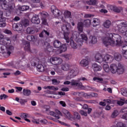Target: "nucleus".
<instances>
[{"label": "nucleus", "mask_w": 127, "mask_h": 127, "mask_svg": "<svg viewBox=\"0 0 127 127\" xmlns=\"http://www.w3.org/2000/svg\"><path fill=\"white\" fill-rule=\"evenodd\" d=\"M103 44L105 46H122V37L118 34H109L108 36L103 38Z\"/></svg>", "instance_id": "nucleus-1"}, {"label": "nucleus", "mask_w": 127, "mask_h": 127, "mask_svg": "<svg viewBox=\"0 0 127 127\" xmlns=\"http://www.w3.org/2000/svg\"><path fill=\"white\" fill-rule=\"evenodd\" d=\"M2 43L4 45L0 44V50L1 51L3 55L5 57H8L14 48L11 45V40L10 38L5 37L2 40ZM6 45V46H5Z\"/></svg>", "instance_id": "nucleus-2"}, {"label": "nucleus", "mask_w": 127, "mask_h": 127, "mask_svg": "<svg viewBox=\"0 0 127 127\" xmlns=\"http://www.w3.org/2000/svg\"><path fill=\"white\" fill-rule=\"evenodd\" d=\"M83 40L86 41V43H88V37L84 34H81L78 37L76 35H72L70 38V45L73 49H77L78 47L83 45Z\"/></svg>", "instance_id": "nucleus-3"}, {"label": "nucleus", "mask_w": 127, "mask_h": 127, "mask_svg": "<svg viewBox=\"0 0 127 127\" xmlns=\"http://www.w3.org/2000/svg\"><path fill=\"white\" fill-rule=\"evenodd\" d=\"M110 71L113 74H116L117 72L118 74H123L125 69H124V66L120 63L118 64H112L110 65Z\"/></svg>", "instance_id": "nucleus-4"}, {"label": "nucleus", "mask_w": 127, "mask_h": 127, "mask_svg": "<svg viewBox=\"0 0 127 127\" xmlns=\"http://www.w3.org/2000/svg\"><path fill=\"white\" fill-rule=\"evenodd\" d=\"M117 27L119 33L127 37V22H121Z\"/></svg>", "instance_id": "nucleus-5"}, {"label": "nucleus", "mask_w": 127, "mask_h": 127, "mask_svg": "<svg viewBox=\"0 0 127 127\" xmlns=\"http://www.w3.org/2000/svg\"><path fill=\"white\" fill-rule=\"evenodd\" d=\"M6 0H0V3L3 9H5L8 10L9 12H11L13 10V7H12V4L6 1Z\"/></svg>", "instance_id": "nucleus-6"}, {"label": "nucleus", "mask_w": 127, "mask_h": 127, "mask_svg": "<svg viewBox=\"0 0 127 127\" xmlns=\"http://www.w3.org/2000/svg\"><path fill=\"white\" fill-rule=\"evenodd\" d=\"M32 66H36L37 69L39 72H44L45 70V67L42 64H39V59H34L31 62Z\"/></svg>", "instance_id": "nucleus-7"}, {"label": "nucleus", "mask_w": 127, "mask_h": 127, "mask_svg": "<svg viewBox=\"0 0 127 127\" xmlns=\"http://www.w3.org/2000/svg\"><path fill=\"white\" fill-rule=\"evenodd\" d=\"M51 10L55 17L62 16V12L59 9L57 8L55 5L51 6Z\"/></svg>", "instance_id": "nucleus-8"}, {"label": "nucleus", "mask_w": 127, "mask_h": 127, "mask_svg": "<svg viewBox=\"0 0 127 127\" xmlns=\"http://www.w3.org/2000/svg\"><path fill=\"white\" fill-rule=\"evenodd\" d=\"M50 62L51 64H53V65L58 66V65L61 64L63 62V60L60 57H55L51 58L50 59Z\"/></svg>", "instance_id": "nucleus-9"}, {"label": "nucleus", "mask_w": 127, "mask_h": 127, "mask_svg": "<svg viewBox=\"0 0 127 127\" xmlns=\"http://www.w3.org/2000/svg\"><path fill=\"white\" fill-rule=\"evenodd\" d=\"M114 60V58L109 55H103L102 57V62L104 63H111Z\"/></svg>", "instance_id": "nucleus-10"}, {"label": "nucleus", "mask_w": 127, "mask_h": 127, "mask_svg": "<svg viewBox=\"0 0 127 127\" xmlns=\"http://www.w3.org/2000/svg\"><path fill=\"white\" fill-rule=\"evenodd\" d=\"M41 16H42V23L44 25H47V20L46 19V17L48 16V13L46 12H41L40 13Z\"/></svg>", "instance_id": "nucleus-11"}, {"label": "nucleus", "mask_w": 127, "mask_h": 127, "mask_svg": "<svg viewBox=\"0 0 127 127\" xmlns=\"http://www.w3.org/2000/svg\"><path fill=\"white\" fill-rule=\"evenodd\" d=\"M78 70L71 69L68 72L67 75V79H71V78H74V77L77 76L78 74Z\"/></svg>", "instance_id": "nucleus-12"}, {"label": "nucleus", "mask_w": 127, "mask_h": 127, "mask_svg": "<svg viewBox=\"0 0 127 127\" xmlns=\"http://www.w3.org/2000/svg\"><path fill=\"white\" fill-rule=\"evenodd\" d=\"M95 58L96 62H98L99 63H103V55H101V54H96Z\"/></svg>", "instance_id": "nucleus-13"}, {"label": "nucleus", "mask_w": 127, "mask_h": 127, "mask_svg": "<svg viewBox=\"0 0 127 127\" xmlns=\"http://www.w3.org/2000/svg\"><path fill=\"white\" fill-rule=\"evenodd\" d=\"M122 55L124 58H126V59H127V45H125L122 46Z\"/></svg>", "instance_id": "nucleus-14"}, {"label": "nucleus", "mask_w": 127, "mask_h": 127, "mask_svg": "<svg viewBox=\"0 0 127 127\" xmlns=\"http://www.w3.org/2000/svg\"><path fill=\"white\" fill-rule=\"evenodd\" d=\"M92 69L94 72H98V71L102 70V67L97 64H92Z\"/></svg>", "instance_id": "nucleus-15"}, {"label": "nucleus", "mask_w": 127, "mask_h": 127, "mask_svg": "<svg viewBox=\"0 0 127 127\" xmlns=\"http://www.w3.org/2000/svg\"><path fill=\"white\" fill-rule=\"evenodd\" d=\"M62 112L64 114V115H65V118L66 119H68V120H71V118H72V115L70 114V112H69L68 110L65 109H63Z\"/></svg>", "instance_id": "nucleus-16"}, {"label": "nucleus", "mask_w": 127, "mask_h": 127, "mask_svg": "<svg viewBox=\"0 0 127 127\" xmlns=\"http://www.w3.org/2000/svg\"><path fill=\"white\" fill-rule=\"evenodd\" d=\"M84 27V23L83 21L80 20L77 23V29L79 32H83V28Z\"/></svg>", "instance_id": "nucleus-17"}, {"label": "nucleus", "mask_w": 127, "mask_h": 127, "mask_svg": "<svg viewBox=\"0 0 127 127\" xmlns=\"http://www.w3.org/2000/svg\"><path fill=\"white\" fill-rule=\"evenodd\" d=\"M88 41L89 44H96L97 43V37L90 36L89 38Z\"/></svg>", "instance_id": "nucleus-18"}, {"label": "nucleus", "mask_w": 127, "mask_h": 127, "mask_svg": "<svg viewBox=\"0 0 127 127\" xmlns=\"http://www.w3.org/2000/svg\"><path fill=\"white\" fill-rule=\"evenodd\" d=\"M100 23L101 22L100 21V19L96 18H94L92 20V25L93 27H96V26H98V25H100Z\"/></svg>", "instance_id": "nucleus-19"}, {"label": "nucleus", "mask_w": 127, "mask_h": 127, "mask_svg": "<svg viewBox=\"0 0 127 127\" xmlns=\"http://www.w3.org/2000/svg\"><path fill=\"white\" fill-rule=\"evenodd\" d=\"M12 27L14 30L16 31H20L22 29V25L19 24H13L12 25Z\"/></svg>", "instance_id": "nucleus-20"}, {"label": "nucleus", "mask_w": 127, "mask_h": 127, "mask_svg": "<svg viewBox=\"0 0 127 127\" xmlns=\"http://www.w3.org/2000/svg\"><path fill=\"white\" fill-rule=\"evenodd\" d=\"M83 97L84 98H86V99H88L90 97H98V94L94 92H92L89 94L84 93V92H83Z\"/></svg>", "instance_id": "nucleus-21"}, {"label": "nucleus", "mask_w": 127, "mask_h": 127, "mask_svg": "<svg viewBox=\"0 0 127 127\" xmlns=\"http://www.w3.org/2000/svg\"><path fill=\"white\" fill-rule=\"evenodd\" d=\"M71 27V25H70V23L68 22H66L65 24H64L62 27V29L63 31H68L69 30V29Z\"/></svg>", "instance_id": "nucleus-22"}, {"label": "nucleus", "mask_w": 127, "mask_h": 127, "mask_svg": "<svg viewBox=\"0 0 127 127\" xmlns=\"http://www.w3.org/2000/svg\"><path fill=\"white\" fill-rule=\"evenodd\" d=\"M70 64L67 63L61 65V69L63 70V71H68V70L70 69Z\"/></svg>", "instance_id": "nucleus-23"}, {"label": "nucleus", "mask_w": 127, "mask_h": 127, "mask_svg": "<svg viewBox=\"0 0 127 127\" xmlns=\"http://www.w3.org/2000/svg\"><path fill=\"white\" fill-rule=\"evenodd\" d=\"M24 49L25 51L30 52V44L28 42H24L23 45Z\"/></svg>", "instance_id": "nucleus-24"}, {"label": "nucleus", "mask_w": 127, "mask_h": 127, "mask_svg": "<svg viewBox=\"0 0 127 127\" xmlns=\"http://www.w3.org/2000/svg\"><path fill=\"white\" fill-rule=\"evenodd\" d=\"M31 22L32 23H35V24H39L40 23V20L38 18V16H35L32 17Z\"/></svg>", "instance_id": "nucleus-25"}, {"label": "nucleus", "mask_w": 127, "mask_h": 127, "mask_svg": "<svg viewBox=\"0 0 127 127\" xmlns=\"http://www.w3.org/2000/svg\"><path fill=\"white\" fill-rule=\"evenodd\" d=\"M15 100L19 103L22 106L25 105V103L27 102V100L23 99H19L18 97H16Z\"/></svg>", "instance_id": "nucleus-26"}, {"label": "nucleus", "mask_w": 127, "mask_h": 127, "mask_svg": "<svg viewBox=\"0 0 127 127\" xmlns=\"http://www.w3.org/2000/svg\"><path fill=\"white\" fill-rule=\"evenodd\" d=\"M71 119H72L73 120H78V121H80V120H81V116L78 112L74 111L73 112V117L72 116Z\"/></svg>", "instance_id": "nucleus-27"}, {"label": "nucleus", "mask_w": 127, "mask_h": 127, "mask_svg": "<svg viewBox=\"0 0 127 127\" xmlns=\"http://www.w3.org/2000/svg\"><path fill=\"white\" fill-rule=\"evenodd\" d=\"M80 64L82 67H87L89 65V61L87 59H83L80 63Z\"/></svg>", "instance_id": "nucleus-28"}, {"label": "nucleus", "mask_w": 127, "mask_h": 127, "mask_svg": "<svg viewBox=\"0 0 127 127\" xmlns=\"http://www.w3.org/2000/svg\"><path fill=\"white\" fill-rule=\"evenodd\" d=\"M76 87H78V88H84L85 90H92V87L89 86H83V84L81 82H77Z\"/></svg>", "instance_id": "nucleus-29"}, {"label": "nucleus", "mask_w": 127, "mask_h": 127, "mask_svg": "<svg viewBox=\"0 0 127 127\" xmlns=\"http://www.w3.org/2000/svg\"><path fill=\"white\" fill-rule=\"evenodd\" d=\"M109 7L111 10H113V9L114 11H115V12H121V11L123 10V7H114L113 5H110Z\"/></svg>", "instance_id": "nucleus-30"}, {"label": "nucleus", "mask_w": 127, "mask_h": 127, "mask_svg": "<svg viewBox=\"0 0 127 127\" xmlns=\"http://www.w3.org/2000/svg\"><path fill=\"white\" fill-rule=\"evenodd\" d=\"M61 45H62V43H61L60 41L56 40L54 41V46L55 48H60V47H61Z\"/></svg>", "instance_id": "nucleus-31"}, {"label": "nucleus", "mask_w": 127, "mask_h": 127, "mask_svg": "<svg viewBox=\"0 0 127 127\" xmlns=\"http://www.w3.org/2000/svg\"><path fill=\"white\" fill-rule=\"evenodd\" d=\"M98 2L97 0H89L86 1V3L89 5H96Z\"/></svg>", "instance_id": "nucleus-32"}, {"label": "nucleus", "mask_w": 127, "mask_h": 127, "mask_svg": "<svg viewBox=\"0 0 127 127\" xmlns=\"http://www.w3.org/2000/svg\"><path fill=\"white\" fill-rule=\"evenodd\" d=\"M64 38L65 40L66 43H69V42H70V37H69V33L64 32Z\"/></svg>", "instance_id": "nucleus-33"}, {"label": "nucleus", "mask_w": 127, "mask_h": 127, "mask_svg": "<svg viewBox=\"0 0 127 127\" xmlns=\"http://www.w3.org/2000/svg\"><path fill=\"white\" fill-rule=\"evenodd\" d=\"M66 50H67V47L66 46V45L64 44L61 46L60 50H59V53H63V52H65Z\"/></svg>", "instance_id": "nucleus-34"}, {"label": "nucleus", "mask_w": 127, "mask_h": 127, "mask_svg": "<svg viewBox=\"0 0 127 127\" xmlns=\"http://www.w3.org/2000/svg\"><path fill=\"white\" fill-rule=\"evenodd\" d=\"M119 115H120V112H119V110L116 109L113 111L111 115V118H112V119H115V118H117Z\"/></svg>", "instance_id": "nucleus-35"}, {"label": "nucleus", "mask_w": 127, "mask_h": 127, "mask_svg": "<svg viewBox=\"0 0 127 127\" xmlns=\"http://www.w3.org/2000/svg\"><path fill=\"white\" fill-rule=\"evenodd\" d=\"M23 94L24 96L28 97V96H30V95H31V91L29 89H24L23 90Z\"/></svg>", "instance_id": "nucleus-36"}, {"label": "nucleus", "mask_w": 127, "mask_h": 127, "mask_svg": "<svg viewBox=\"0 0 127 127\" xmlns=\"http://www.w3.org/2000/svg\"><path fill=\"white\" fill-rule=\"evenodd\" d=\"M27 34H34L35 32V30L34 28L32 27H28L26 30Z\"/></svg>", "instance_id": "nucleus-37"}, {"label": "nucleus", "mask_w": 127, "mask_h": 127, "mask_svg": "<svg viewBox=\"0 0 127 127\" xmlns=\"http://www.w3.org/2000/svg\"><path fill=\"white\" fill-rule=\"evenodd\" d=\"M111 25L112 23L109 20H107L103 23V26H104L105 28H109L110 26H111Z\"/></svg>", "instance_id": "nucleus-38"}, {"label": "nucleus", "mask_w": 127, "mask_h": 127, "mask_svg": "<svg viewBox=\"0 0 127 127\" xmlns=\"http://www.w3.org/2000/svg\"><path fill=\"white\" fill-rule=\"evenodd\" d=\"M27 39L28 40V41H32L34 42L36 41L37 39V37L34 36H27Z\"/></svg>", "instance_id": "nucleus-39"}, {"label": "nucleus", "mask_w": 127, "mask_h": 127, "mask_svg": "<svg viewBox=\"0 0 127 127\" xmlns=\"http://www.w3.org/2000/svg\"><path fill=\"white\" fill-rule=\"evenodd\" d=\"M114 58L117 61H121L122 60V55L119 53H116L114 55Z\"/></svg>", "instance_id": "nucleus-40"}, {"label": "nucleus", "mask_w": 127, "mask_h": 127, "mask_svg": "<svg viewBox=\"0 0 127 127\" xmlns=\"http://www.w3.org/2000/svg\"><path fill=\"white\" fill-rule=\"evenodd\" d=\"M83 25L86 26V27H89L91 25V20L86 19L83 21Z\"/></svg>", "instance_id": "nucleus-41"}, {"label": "nucleus", "mask_w": 127, "mask_h": 127, "mask_svg": "<svg viewBox=\"0 0 127 127\" xmlns=\"http://www.w3.org/2000/svg\"><path fill=\"white\" fill-rule=\"evenodd\" d=\"M19 9H20V10H22V11H24L25 10H27L28 9H29V6H28V5L20 6L19 7Z\"/></svg>", "instance_id": "nucleus-42"}, {"label": "nucleus", "mask_w": 127, "mask_h": 127, "mask_svg": "<svg viewBox=\"0 0 127 127\" xmlns=\"http://www.w3.org/2000/svg\"><path fill=\"white\" fill-rule=\"evenodd\" d=\"M45 35H47V36H49V32H47V31L44 30L39 34V37H44Z\"/></svg>", "instance_id": "nucleus-43"}, {"label": "nucleus", "mask_w": 127, "mask_h": 127, "mask_svg": "<svg viewBox=\"0 0 127 127\" xmlns=\"http://www.w3.org/2000/svg\"><path fill=\"white\" fill-rule=\"evenodd\" d=\"M93 81H96L98 83H104V79L102 78L95 77L93 78Z\"/></svg>", "instance_id": "nucleus-44"}, {"label": "nucleus", "mask_w": 127, "mask_h": 127, "mask_svg": "<svg viewBox=\"0 0 127 127\" xmlns=\"http://www.w3.org/2000/svg\"><path fill=\"white\" fill-rule=\"evenodd\" d=\"M44 89H49V90H53V91H58V87H55L54 86H44Z\"/></svg>", "instance_id": "nucleus-45"}, {"label": "nucleus", "mask_w": 127, "mask_h": 127, "mask_svg": "<svg viewBox=\"0 0 127 127\" xmlns=\"http://www.w3.org/2000/svg\"><path fill=\"white\" fill-rule=\"evenodd\" d=\"M64 15L65 18H69V17H71V12L68 10H65L64 12Z\"/></svg>", "instance_id": "nucleus-46"}, {"label": "nucleus", "mask_w": 127, "mask_h": 127, "mask_svg": "<svg viewBox=\"0 0 127 127\" xmlns=\"http://www.w3.org/2000/svg\"><path fill=\"white\" fill-rule=\"evenodd\" d=\"M29 24V21L28 20L25 19L22 21V25H23L25 27L28 26Z\"/></svg>", "instance_id": "nucleus-47"}, {"label": "nucleus", "mask_w": 127, "mask_h": 127, "mask_svg": "<svg viewBox=\"0 0 127 127\" xmlns=\"http://www.w3.org/2000/svg\"><path fill=\"white\" fill-rule=\"evenodd\" d=\"M103 69L107 73L110 72V67H109V65H108V64H104L103 65Z\"/></svg>", "instance_id": "nucleus-48"}, {"label": "nucleus", "mask_w": 127, "mask_h": 127, "mask_svg": "<svg viewBox=\"0 0 127 127\" xmlns=\"http://www.w3.org/2000/svg\"><path fill=\"white\" fill-rule=\"evenodd\" d=\"M49 114L51 116H53V117H55L57 119H60V117L53 111H50Z\"/></svg>", "instance_id": "nucleus-49"}, {"label": "nucleus", "mask_w": 127, "mask_h": 127, "mask_svg": "<svg viewBox=\"0 0 127 127\" xmlns=\"http://www.w3.org/2000/svg\"><path fill=\"white\" fill-rule=\"evenodd\" d=\"M121 94L125 97H127V89L125 88H121Z\"/></svg>", "instance_id": "nucleus-50"}, {"label": "nucleus", "mask_w": 127, "mask_h": 127, "mask_svg": "<svg viewBox=\"0 0 127 127\" xmlns=\"http://www.w3.org/2000/svg\"><path fill=\"white\" fill-rule=\"evenodd\" d=\"M20 117L21 119H23V120H25L26 118H28L29 116L28 114L27 113H21Z\"/></svg>", "instance_id": "nucleus-51"}, {"label": "nucleus", "mask_w": 127, "mask_h": 127, "mask_svg": "<svg viewBox=\"0 0 127 127\" xmlns=\"http://www.w3.org/2000/svg\"><path fill=\"white\" fill-rule=\"evenodd\" d=\"M117 127H127V125L122 122H119L117 124Z\"/></svg>", "instance_id": "nucleus-52"}, {"label": "nucleus", "mask_w": 127, "mask_h": 127, "mask_svg": "<svg viewBox=\"0 0 127 127\" xmlns=\"http://www.w3.org/2000/svg\"><path fill=\"white\" fill-rule=\"evenodd\" d=\"M104 102H105V103H107L109 105L112 104L114 102V100L113 99H104Z\"/></svg>", "instance_id": "nucleus-53"}, {"label": "nucleus", "mask_w": 127, "mask_h": 127, "mask_svg": "<svg viewBox=\"0 0 127 127\" xmlns=\"http://www.w3.org/2000/svg\"><path fill=\"white\" fill-rule=\"evenodd\" d=\"M124 102H125V100L121 99L120 101H117V105H119V106H124L125 104Z\"/></svg>", "instance_id": "nucleus-54"}, {"label": "nucleus", "mask_w": 127, "mask_h": 127, "mask_svg": "<svg viewBox=\"0 0 127 127\" xmlns=\"http://www.w3.org/2000/svg\"><path fill=\"white\" fill-rule=\"evenodd\" d=\"M78 83V81L72 80L71 82H70L71 86H75L76 87L77 84Z\"/></svg>", "instance_id": "nucleus-55"}, {"label": "nucleus", "mask_w": 127, "mask_h": 127, "mask_svg": "<svg viewBox=\"0 0 127 127\" xmlns=\"http://www.w3.org/2000/svg\"><path fill=\"white\" fill-rule=\"evenodd\" d=\"M8 98V96L5 95V94H3L0 95V100H2L3 99L4 100H5V99H7Z\"/></svg>", "instance_id": "nucleus-56"}, {"label": "nucleus", "mask_w": 127, "mask_h": 127, "mask_svg": "<svg viewBox=\"0 0 127 127\" xmlns=\"http://www.w3.org/2000/svg\"><path fill=\"white\" fill-rule=\"evenodd\" d=\"M79 114L81 115V116H84V117H87V112L83 111V110H80L79 111Z\"/></svg>", "instance_id": "nucleus-57"}, {"label": "nucleus", "mask_w": 127, "mask_h": 127, "mask_svg": "<svg viewBox=\"0 0 127 127\" xmlns=\"http://www.w3.org/2000/svg\"><path fill=\"white\" fill-rule=\"evenodd\" d=\"M29 1H30L31 3H38L40 2V0H29Z\"/></svg>", "instance_id": "nucleus-58"}, {"label": "nucleus", "mask_w": 127, "mask_h": 127, "mask_svg": "<svg viewBox=\"0 0 127 127\" xmlns=\"http://www.w3.org/2000/svg\"><path fill=\"white\" fill-rule=\"evenodd\" d=\"M15 88H16V93H18V92H21L22 91V87H16Z\"/></svg>", "instance_id": "nucleus-59"}, {"label": "nucleus", "mask_w": 127, "mask_h": 127, "mask_svg": "<svg viewBox=\"0 0 127 127\" xmlns=\"http://www.w3.org/2000/svg\"><path fill=\"white\" fill-rule=\"evenodd\" d=\"M64 57L65 58V59L67 60H69V59H71V58H72V56H71V55L67 54L65 55Z\"/></svg>", "instance_id": "nucleus-60"}, {"label": "nucleus", "mask_w": 127, "mask_h": 127, "mask_svg": "<svg viewBox=\"0 0 127 127\" xmlns=\"http://www.w3.org/2000/svg\"><path fill=\"white\" fill-rule=\"evenodd\" d=\"M6 26L5 22H0V27H4Z\"/></svg>", "instance_id": "nucleus-61"}, {"label": "nucleus", "mask_w": 127, "mask_h": 127, "mask_svg": "<svg viewBox=\"0 0 127 127\" xmlns=\"http://www.w3.org/2000/svg\"><path fill=\"white\" fill-rule=\"evenodd\" d=\"M44 108L46 112H49L50 109V107L49 106L45 105L44 106Z\"/></svg>", "instance_id": "nucleus-62"}, {"label": "nucleus", "mask_w": 127, "mask_h": 127, "mask_svg": "<svg viewBox=\"0 0 127 127\" xmlns=\"http://www.w3.org/2000/svg\"><path fill=\"white\" fill-rule=\"evenodd\" d=\"M127 107L122 109L120 111V113H127Z\"/></svg>", "instance_id": "nucleus-63"}, {"label": "nucleus", "mask_w": 127, "mask_h": 127, "mask_svg": "<svg viewBox=\"0 0 127 127\" xmlns=\"http://www.w3.org/2000/svg\"><path fill=\"white\" fill-rule=\"evenodd\" d=\"M122 119H124V120H126L127 121V113L124 114L122 117Z\"/></svg>", "instance_id": "nucleus-64"}]
</instances>
